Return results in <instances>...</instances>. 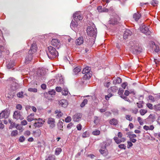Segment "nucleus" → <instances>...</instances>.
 I'll return each instance as SVG.
<instances>
[{"label": "nucleus", "mask_w": 160, "mask_h": 160, "mask_svg": "<svg viewBox=\"0 0 160 160\" xmlns=\"http://www.w3.org/2000/svg\"><path fill=\"white\" fill-rule=\"evenodd\" d=\"M146 106L150 109H153L152 105L149 103H147Z\"/></svg>", "instance_id": "5fc2aeb1"}, {"label": "nucleus", "mask_w": 160, "mask_h": 160, "mask_svg": "<svg viewBox=\"0 0 160 160\" xmlns=\"http://www.w3.org/2000/svg\"><path fill=\"white\" fill-rule=\"evenodd\" d=\"M102 146L101 148L99 150V152L101 154L104 156H106L108 155V150L106 149L102 148Z\"/></svg>", "instance_id": "412c9836"}, {"label": "nucleus", "mask_w": 160, "mask_h": 160, "mask_svg": "<svg viewBox=\"0 0 160 160\" xmlns=\"http://www.w3.org/2000/svg\"><path fill=\"white\" fill-rule=\"evenodd\" d=\"M68 93V89L66 88H64L62 91V93L63 95L66 96Z\"/></svg>", "instance_id": "7c9ffc66"}, {"label": "nucleus", "mask_w": 160, "mask_h": 160, "mask_svg": "<svg viewBox=\"0 0 160 160\" xmlns=\"http://www.w3.org/2000/svg\"><path fill=\"white\" fill-rule=\"evenodd\" d=\"M77 128L78 130H80L82 129V126L81 124H78L77 126Z\"/></svg>", "instance_id": "774afa93"}, {"label": "nucleus", "mask_w": 160, "mask_h": 160, "mask_svg": "<svg viewBox=\"0 0 160 160\" xmlns=\"http://www.w3.org/2000/svg\"><path fill=\"white\" fill-rule=\"evenodd\" d=\"M37 49L38 47L35 42H33L32 44L30 49L28 53L33 54L37 52Z\"/></svg>", "instance_id": "ddd939ff"}, {"label": "nucleus", "mask_w": 160, "mask_h": 160, "mask_svg": "<svg viewBox=\"0 0 160 160\" xmlns=\"http://www.w3.org/2000/svg\"><path fill=\"white\" fill-rule=\"evenodd\" d=\"M140 30L142 33L146 35H149L151 33V32L149 30L148 27L145 25L140 26Z\"/></svg>", "instance_id": "9b49d317"}, {"label": "nucleus", "mask_w": 160, "mask_h": 160, "mask_svg": "<svg viewBox=\"0 0 160 160\" xmlns=\"http://www.w3.org/2000/svg\"><path fill=\"white\" fill-rule=\"evenodd\" d=\"M55 120L52 118H48L47 123L49 125V127L51 128H54L55 126Z\"/></svg>", "instance_id": "4468645a"}, {"label": "nucleus", "mask_w": 160, "mask_h": 160, "mask_svg": "<svg viewBox=\"0 0 160 160\" xmlns=\"http://www.w3.org/2000/svg\"><path fill=\"white\" fill-rule=\"evenodd\" d=\"M28 54L26 56L25 59V62L27 63H29V62L32 60V54H33L29 53L28 52Z\"/></svg>", "instance_id": "b1692460"}, {"label": "nucleus", "mask_w": 160, "mask_h": 160, "mask_svg": "<svg viewBox=\"0 0 160 160\" xmlns=\"http://www.w3.org/2000/svg\"><path fill=\"white\" fill-rule=\"evenodd\" d=\"M43 123L41 122H35L34 124V126L37 127H40L42 126Z\"/></svg>", "instance_id": "72a5a7b5"}, {"label": "nucleus", "mask_w": 160, "mask_h": 160, "mask_svg": "<svg viewBox=\"0 0 160 160\" xmlns=\"http://www.w3.org/2000/svg\"><path fill=\"white\" fill-rule=\"evenodd\" d=\"M138 121L139 122L140 125H142L143 124V122L142 121V118L141 117H138Z\"/></svg>", "instance_id": "4d7b16f0"}, {"label": "nucleus", "mask_w": 160, "mask_h": 160, "mask_svg": "<svg viewBox=\"0 0 160 160\" xmlns=\"http://www.w3.org/2000/svg\"><path fill=\"white\" fill-rule=\"evenodd\" d=\"M81 70V68L80 67H77L74 68L73 70V72L75 74H77Z\"/></svg>", "instance_id": "473e14b6"}, {"label": "nucleus", "mask_w": 160, "mask_h": 160, "mask_svg": "<svg viewBox=\"0 0 160 160\" xmlns=\"http://www.w3.org/2000/svg\"><path fill=\"white\" fill-rule=\"evenodd\" d=\"M118 137H115L113 138L115 142L117 144H119L122 142H124L126 141V138L124 137H122L121 139H119V137H122V134L121 132H118Z\"/></svg>", "instance_id": "423d86ee"}, {"label": "nucleus", "mask_w": 160, "mask_h": 160, "mask_svg": "<svg viewBox=\"0 0 160 160\" xmlns=\"http://www.w3.org/2000/svg\"><path fill=\"white\" fill-rule=\"evenodd\" d=\"M73 125V124L72 123H70L67 126V128L68 129H70Z\"/></svg>", "instance_id": "338daca9"}, {"label": "nucleus", "mask_w": 160, "mask_h": 160, "mask_svg": "<svg viewBox=\"0 0 160 160\" xmlns=\"http://www.w3.org/2000/svg\"><path fill=\"white\" fill-rule=\"evenodd\" d=\"M16 108L17 109L20 110L22 109V107L21 105L20 104H18L16 105Z\"/></svg>", "instance_id": "69168bd1"}, {"label": "nucleus", "mask_w": 160, "mask_h": 160, "mask_svg": "<svg viewBox=\"0 0 160 160\" xmlns=\"http://www.w3.org/2000/svg\"><path fill=\"white\" fill-rule=\"evenodd\" d=\"M9 114L10 112L8 109H6L4 110L0 113V119L3 118H8Z\"/></svg>", "instance_id": "f8f14e48"}, {"label": "nucleus", "mask_w": 160, "mask_h": 160, "mask_svg": "<svg viewBox=\"0 0 160 160\" xmlns=\"http://www.w3.org/2000/svg\"><path fill=\"white\" fill-rule=\"evenodd\" d=\"M126 118L129 121H131L132 120V117L130 115H127L126 116Z\"/></svg>", "instance_id": "49530a36"}, {"label": "nucleus", "mask_w": 160, "mask_h": 160, "mask_svg": "<svg viewBox=\"0 0 160 160\" xmlns=\"http://www.w3.org/2000/svg\"><path fill=\"white\" fill-rule=\"evenodd\" d=\"M30 132L28 130L26 131L24 133V135L25 136H28L30 135Z\"/></svg>", "instance_id": "13d9d810"}, {"label": "nucleus", "mask_w": 160, "mask_h": 160, "mask_svg": "<svg viewBox=\"0 0 160 160\" xmlns=\"http://www.w3.org/2000/svg\"><path fill=\"white\" fill-rule=\"evenodd\" d=\"M128 46L131 50L137 53L140 52L142 50V47L139 46L136 41H130L129 43Z\"/></svg>", "instance_id": "7ed1b4c3"}, {"label": "nucleus", "mask_w": 160, "mask_h": 160, "mask_svg": "<svg viewBox=\"0 0 160 160\" xmlns=\"http://www.w3.org/2000/svg\"><path fill=\"white\" fill-rule=\"evenodd\" d=\"M71 118L70 116H68L65 119V121L66 122H69L71 121Z\"/></svg>", "instance_id": "864d4df0"}, {"label": "nucleus", "mask_w": 160, "mask_h": 160, "mask_svg": "<svg viewBox=\"0 0 160 160\" xmlns=\"http://www.w3.org/2000/svg\"><path fill=\"white\" fill-rule=\"evenodd\" d=\"M100 131L98 130H96L92 132V134L94 135H99L100 134Z\"/></svg>", "instance_id": "09e8293b"}, {"label": "nucleus", "mask_w": 160, "mask_h": 160, "mask_svg": "<svg viewBox=\"0 0 160 160\" xmlns=\"http://www.w3.org/2000/svg\"><path fill=\"white\" fill-rule=\"evenodd\" d=\"M109 122L111 125H116L118 124V121L117 119L115 118H112L109 121Z\"/></svg>", "instance_id": "cd10ccee"}, {"label": "nucleus", "mask_w": 160, "mask_h": 160, "mask_svg": "<svg viewBox=\"0 0 160 160\" xmlns=\"http://www.w3.org/2000/svg\"><path fill=\"white\" fill-rule=\"evenodd\" d=\"M33 135L35 137H39L41 134V130L39 129H37L35 131H33Z\"/></svg>", "instance_id": "bb28decb"}, {"label": "nucleus", "mask_w": 160, "mask_h": 160, "mask_svg": "<svg viewBox=\"0 0 160 160\" xmlns=\"http://www.w3.org/2000/svg\"><path fill=\"white\" fill-rule=\"evenodd\" d=\"M83 41H77L76 42V44L77 45H79L82 44L83 43Z\"/></svg>", "instance_id": "052dcab7"}, {"label": "nucleus", "mask_w": 160, "mask_h": 160, "mask_svg": "<svg viewBox=\"0 0 160 160\" xmlns=\"http://www.w3.org/2000/svg\"><path fill=\"white\" fill-rule=\"evenodd\" d=\"M149 44L150 47L152 48L155 52H158L159 51L160 44L157 41H155V42L150 41L149 42Z\"/></svg>", "instance_id": "39448f33"}, {"label": "nucleus", "mask_w": 160, "mask_h": 160, "mask_svg": "<svg viewBox=\"0 0 160 160\" xmlns=\"http://www.w3.org/2000/svg\"><path fill=\"white\" fill-rule=\"evenodd\" d=\"M63 123L62 122H59L58 124V128L62 131H63L62 128H63Z\"/></svg>", "instance_id": "e433bc0d"}, {"label": "nucleus", "mask_w": 160, "mask_h": 160, "mask_svg": "<svg viewBox=\"0 0 160 160\" xmlns=\"http://www.w3.org/2000/svg\"><path fill=\"white\" fill-rule=\"evenodd\" d=\"M55 156L52 155H49L47 158L45 160H55Z\"/></svg>", "instance_id": "58836bf2"}, {"label": "nucleus", "mask_w": 160, "mask_h": 160, "mask_svg": "<svg viewBox=\"0 0 160 160\" xmlns=\"http://www.w3.org/2000/svg\"><path fill=\"white\" fill-rule=\"evenodd\" d=\"M112 96V94L109 93L108 95L105 96V98L106 100H109L110 98Z\"/></svg>", "instance_id": "e2e57ef3"}, {"label": "nucleus", "mask_w": 160, "mask_h": 160, "mask_svg": "<svg viewBox=\"0 0 160 160\" xmlns=\"http://www.w3.org/2000/svg\"><path fill=\"white\" fill-rule=\"evenodd\" d=\"M89 133L88 132L86 131L83 132L82 135V137L83 138H86L89 137Z\"/></svg>", "instance_id": "a19ab883"}, {"label": "nucleus", "mask_w": 160, "mask_h": 160, "mask_svg": "<svg viewBox=\"0 0 160 160\" xmlns=\"http://www.w3.org/2000/svg\"><path fill=\"white\" fill-rule=\"evenodd\" d=\"M55 91L54 90H52L51 91H49L48 93L47 92L44 93V96L45 98H47L48 99H50V98L48 97V95H54L55 93Z\"/></svg>", "instance_id": "6ab92c4d"}, {"label": "nucleus", "mask_w": 160, "mask_h": 160, "mask_svg": "<svg viewBox=\"0 0 160 160\" xmlns=\"http://www.w3.org/2000/svg\"><path fill=\"white\" fill-rule=\"evenodd\" d=\"M148 99L151 101V102H154L155 101V99L154 97L152 95H149Z\"/></svg>", "instance_id": "37998d69"}, {"label": "nucleus", "mask_w": 160, "mask_h": 160, "mask_svg": "<svg viewBox=\"0 0 160 160\" xmlns=\"http://www.w3.org/2000/svg\"><path fill=\"white\" fill-rule=\"evenodd\" d=\"M122 79L119 77L114 78L113 81V84L116 85L117 84H119L122 82Z\"/></svg>", "instance_id": "393cba45"}, {"label": "nucleus", "mask_w": 160, "mask_h": 160, "mask_svg": "<svg viewBox=\"0 0 160 160\" xmlns=\"http://www.w3.org/2000/svg\"><path fill=\"white\" fill-rule=\"evenodd\" d=\"M28 90L29 92H37V89L36 88H29Z\"/></svg>", "instance_id": "de8ad7c7"}, {"label": "nucleus", "mask_w": 160, "mask_h": 160, "mask_svg": "<svg viewBox=\"0 0 160 160\" xmlns=\"http://www.w3.org/2000/svg\"><path fill=\"white\" fill-rule=\"evenodd\" d=\"M42 37H48V38H45V39H52V40H58V39L60 37L59 36L55 33H50L49 34H46L45 35V36H42Z\"/></svg>", "instance_id": "6e6552de"}, {"label": "nucleus", "mask_w": 160, "mask_h": 160, "mask_svg": "<svg viewBox=\"0 0 160 160\" xmlns=\"http://www.w3.org/2000/svg\"><path fill=\"white\" fill-rule=\"evenodd\" d=\"M102 144H103V147H102V148L106 149L107 147L109 146L110 144L109 143L106 142H102Z\"/></svg>", "instance_id": "79ce46f5"}, {"label": "nucleus", "mask_w": 160, "mask_h": 160, "mask_svg": "<svg viewBox=\"0 0 160 160\" xmlns=\"http://www.w3.org/2000/svg\"><path fill=\"white\" fill-rule=\"evenodd\" d=\"M144 104V102L143 101H140L137 103V107L139 108H143V104Z\"/></svg>", "instance_id": "2f4dec72"}, {"label": "nucleus", "mask_w": 160, "mask_h": 160, "mask_svg": "<svg viewBox=\"0 0 160 160\" xmlns=\"http://www.w3.org/2000/svg\"><path fill=\"white\" fill-rule=\"evenodd\" d=\"M90 68L88 67H86L83 68L82 73L85 74L83 78L85 79H87L90 78L92 76V72L90 71Z\"/></svg>", "instance_id": "20e7f679"}, {"label": "nucleus", "mask_w": 160, "mask_h": 160, "mask_svg": "<svg viewBox=\"0 0 160 160\" xmlns=\"http://www.w3.org/2000/svg\"><path fill=\"white\" fill-rule=\"evenodd\" d=\"M25 140V138L23 136L20 137L19 139V141L20 142H23Z\"/></svg>", "instance_id": "6e6d98bb"}, {"label": "nucleus", "mask_w": 160, "mask_h": 160, "mask_svg": "<svg viewBox=\"0 0 160 160\" xmlns=\"http://www.w3.org/2000/svg\"><path fill=\"white\" fill-rule=\"evenodd\" d=\"M151 4L155 6L158 4V1L156 0H152L151 2Z\"/></svg>", "instance_id": "8fccbe9b"}, {"label": "nucleus", "mask_w": 160, "mask_h": 160, "mask_svg": "<svg viewBox=\"0 0 160 160\" xmlns=\"http://www.w3.org/2000/svg\"><path fill=\"white\" fill-rule=\"evenodd\" d=\"M87 32L90 39L95 40L97 34V31L93 23L91 26H88L87 29Z\"/></svg>", "instance_id": "f257e3e1"}, {"label": "nucleus", "mask_w": 160, "mask_h": 160, "mask_svg": "<svg viewBox=\"0 0 160 160\" xmlns=\"http://www.w3.org/2000/svg\"><path fill=\"white\" fill-rule=\"evenodd\" d=\"M55 113L57 114V116L58 118H59L62 116L63 114L61 112L60 110H56L55 112Z\"/></svg>", "instance_id": "c85d7f7f"}, {"label": "nucleus", "mask_w": 160, "mask_h": 160, "mask_svg": "<svg viewBox=\"0 0 160 160\" xmlns=\"http://www.w3.org/2000/svg\"><path fill=\"white\" fill-rule=\"evenodd\" d=\"M48 48L49 53L52 58H55L58 56V52L55 48L51 46H50Z\"/></svg>", "instance_id": "0eeeda50"}, {"label": "nucleus", "mask_w": 160, "mask_h": 160, "mask_svg": "<svg viewBox=\"0 0 160 160\" xmlns=\"http://www.w3.org/2000/svg\"><path fill=\"white\" fill-rule=\"evenodd\" d=\"M27 120L28 122H31L33 120H35L36 121H37L38 119H35L34 118V114L31 113L27 117Z\"/></svg>", "instance_id": "5701e85b"}, {"label": "nucleus", "mask_w": 160, "mask_h": 160, "mask_svg": "<svg viewBox=\"0 0 160 160\" xmlns=\"http://www.w3.org/2000/svg\"><path fill=\"white\" fill-rule=\"evenodd\" d=\"M82 115L79 113H76L73 116L72 119L74 122H78L82 117Z\"/></svg>", "instance_id": "aec40b11"}, {"label": "nucleus", "mask_w": 160, "mask_h": 160, "mask_svg": "<svg viewBox=\"0 0 160 160\" xmlns=\"http://www.w3.org/2000/svg\"><path fill=\"white\" fill-rule=\"evenodd\" d=\"M49 43L57 49H59L62 45V41H49Z\"/></svg>", "instance_id": "9d476101"}, {"label": "nucleus", "mask_w": 160, "mask_h": 160, "mask_svg": "<svg viewBox=\"0 0 160 160\" xmlns=\"http://www.w3.org/2000/svg\"><path fill=\"white\" fill-rule=\"evenodd\" d=\"M132 34V32L129 29H127L124 32L123 34V38L124 39H128Z\"/></svg>", "instance_id": "a211bd4d"}, {"label": "nucleus", "mask_w": 160, "mask_h": 160, "mask_svg": "<svg viewBox=\"0 0 160 160\" xmlns=\"http://www.w3.org/2000/svg\"><path fill=\"white\" fill-rule=\"evenodd\" d=\"M123 92H124L123 90L120 88L118 90V94L120 96V97L124 99H127V97H125L122 95V94H123Z\"/></svg>", "instance_id": "a878e982"}, {"label": "nucleus", "mask_w": 160, "mask_h": 160, "mask_svg": "<svg viewBox=\"0 0 160 160\" xmlns=\"http://www.w3.org/2000/svg\"><path fill=\"white\" fill-rule=\"evenodd\" d=\"M62 149L61 148H57L55 151V154L56 155H58L62 152Z\"/></svg>", "instance_id": "4c0bfd02"}, {"label": "nucleus", "mask_w": 160, "mask_h": 160, "mask_svg": "<svg viewBox=\"0 0 160 160\" xmlns=\"http://www.w3.org/2000/svg\"><path fill=\"white\" fill-rule=\"evenodd\" d=\"M140 114L143 116L147 112V110L145 109H141L139 111Z\"/></svg>", "instance_id": "f704fd0d"}, {"label": "nucleus", "mask_w": 160, "mask_h": 160, "mask_svg": "<svg viewBox=\"0 0 160 160\" xmlns=\"http://www.w3.org/2000/svg\"><path fill=\"white\" fill-rule=\"evenodd\" d=\"M74 20H72L70 24V27L72 30H74L75 28L78 26V22L81 20L82 19V17L80 14V12H77L73 14Z\"/></svg>", "instance_id": "f03ea898"}, {"label": "nucleus", "mask_w": 160, "mask_h": 160, "mask_svg": "<svg viewBox=\"0 0 160 160\" xmlns=\"http://www.w3.org/2000/svg\"><path fill=\"white\" fill-rule=\"evenodd\" d=\"M56 91L58 92H62V88L60 87H57L56 88Z\"/></svg>", "instance_id": "0e129e2a"}, {"label": "nucleus", "mask_w": 160, "mask_h": 160, "mask_svg": "<svg viewBox=\"0 0 160 160\" xmlns=\"http://www.w3.org/2000/svg\"><path fill=\"white\" fill-rule=\"evenodd\" d=\"M120 20V18L119 16L115 14L109 21L108 23L112 25L117 24L119 22Z\"/></svg>", "instance_id": "1a4fd4ad"}, {"label": "nucleus", "mask_w": 160, "mask_h": 160, "mask_svg": "<svg viewBox=\"0 0 160 160\" xmlns=\"http://www.w3.org/2000/svg\"><path fill=\"white\" fill-rule=\"evenodd\" d=\"M18 134V131L16 130L12 131L11 133V135L12 137H15Z\"/></svg>", "instance_id": "c9c22d12"}, {"label": "nucleus", "mask_w": 160, "mask_h": 160, "mask_svg": "<svg viewBox=\"0 0 160 160\" xmlns=\"http://www.w3.org/2000/svg\"><path fill=\"white\" fill-rule=\"evenodd\" d=\"M59 104L62 107L65 108L67 107L68 103L67 100L65 99H62L59 101Z\"/></svg>", "instance_id": "f3484780"}, {"label": "nucleus", "mask_w": 160, "mask_h": 160, "mask_svg": "<svg viewBox=\"0 0 160 160\" xmlns=\"http://www.w3.org/2000/svg\"><path fill=\"white\" fill-rule=\"evenodd\" d=\"M141 14L138 12L137 13H135L133 14V18L135 21L137 22L138 21L139 19L141 17Z\"/></svg>", "instance_id": "4be33fe9"}, {"label": "nucleus", "mask_w": 160, "mask_h": 160, "mask_svg": "<svg viewBox=\"0 0 160 160\" xmlns=\"http://www.w3.org/2000/svg\"><path fill=\"white\" fill-rule=\"evenodd\" d=\"M86 43L88 47H91L95 43V41H86Z\"/></svg>", "instance_id": "c756f323"}, {"label": "nucleus", "mask_w": 160, "mask_h": 160, "mask_svg": "<svg viewBox=\"0 0 160 160\" xmlns=\"http://www.w3.org/2000/svg\"><path fill=\"white\" fill-rule=\"evenodd\" d=\"M2 53L4 54H8L9 53V51L3 46L0 45V57L2 56Z\"/></svg>", "instance_id": "dca6fc26"}, {"label": "nucleus", "mask_w": 160, "mask_h": 160, "mask_svg": "<svg viewBox=\"0 0 160 160\" xmlns=\"http://www.w3.org/2000/svg\"><path fill=\"white\" fill-rule=\"evenodd\" d=\"M13 118L17 120L20 119L22 120L23 119L22 116L21 115L20 112L19 111H15L13 113Z\"/></svg>", "instance_id": "2eb2a0df"}, {"label": "nucleus", "mask_w": 160, "mask_h": 160, "mask_svg": "<svg viewBox=\"0 0 160 160\" xmlns=\"http://www.w3.org/2000/svg\"><path fill=\"white\" fill-rule=\"evenodd\" d=\"M128 85V83L127 82L123 83L122 84V87L123 89H125L126 87Z\"/></svg>", "instance_id": "680f3d73"}, {"label": "nucleus", "mask_w": 160, "mask_h": 160, "mask_svg": "<svg viewBox=\"0 0 160 160\" xmlns=\"http://www.w3.org/2000/svg\"><path fill=\"white\" fill-rule=\"evenodd\" d=\"M103 9L101 6H99L97 8V10L99 12H102Z\"/></svg>", "instance_id": "bf43d9fd"}, {"label": "nucleus", "mask_w": 160, "mask_h": 160, "mask_svg": "<svg viewBox=\"0 0 160 160\" xmlns=\"http://www.w3.org/2000/svg\"><path fill=\"white\" fill-rule=\"evenodd\" d=\"M118 147L121 149H125L126 146L124 144H120L118 145Z\"/></svg>", "instance_id": "603ef678"}, {"label": "nucleus", "mask_w": 160, "mask_h": 160, "mask_svg": "<svg viewBox=\"0 0 160 160\" xmlns=\"http://www.w3.org/2000/svg\"><path fill=\"white\" fill-rule=\"evenodd\" d=\"M17 97L19 98H22L24 97L23 92L22 91L18 92L17 94Z\"/></svg>", "instance_id": "c03bdc74"}, {"label": "nucleus", "mask_w": 160, "mask_h": 160, "mask_svg": "<svg viewBox=\"0 0 160 160\" xmlns=\"http://www.w3.org/2000/svg\"><path fill=\"white\" fill-rule=\"evenodd\" d=\"M14 66V63L9 62L7 65V67L8 69H11Z\"/></svg>", "instance_id": "a18cd8bd"}, {"label": "nucleus", "mask_w": 160, "mask_h": 160, "mask_svg": "<svg viewBox=\"0 0 160 160\" xmlns=\"http://www.w3.org/2000/svg\"><path fill=\"white\" fill-rule=\"evenodd\" d=\"M88 102V100L86 99H84L82 102L81 103L80 105V106L81 107H83Z\"/></svg>", "instance_id": "ea45409f"}, {"label": "nucleus", "mask_w": 160, "mask_h": 160, "mask_svg": "<svg viewBox=\"0 0 160 160\" xmlns=\"http://www.w3.org/2000/svg\"><path fill=\"white\" fill-rule=\"evenodd\" d=\"M127 143L128 145L127 147L128 148H130V147H132L133 146V144L130 141H128Z\"/></svg>", "instance_id": "3c124183"}]
</instances>
